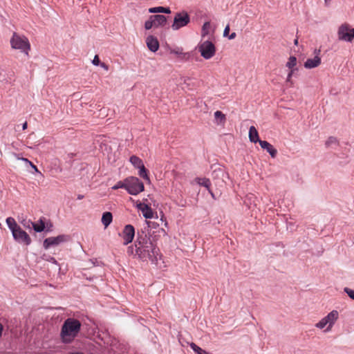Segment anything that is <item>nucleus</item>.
<instances>
[{
	"label": "nucleus",
	"mask_w": 354,
	"mask_h": 354,
	"mask_svg": "<svg viewBox=\"0 0 354 354\" xmlns=\"http://www.w3.org/2000/svg\"><path fill=\"white\" fill-rule=\"evenodd\" d=\"M127 253L143 262L156 263L160 258L156 243L146 234H138L133 245L127 248Z\"/></svg>",
	"instance_id": "obj_1"
},
{
	"label": "nucleus",
	"mask_w": 354,
	"mask_h": 354,
	"mask_svg": "<svg viewBox=\"0 0 354 354\" xmlns=\"http://www.w3.org/2000/svg\"><path fill=\"white\" fill-rule=\"evenodd\" d=\"M81 328V323L79 320L68 318L62 325L61 338L64 343H71L77 337Z\"/></svg>",
	"instance_id": "obj_2"
},
{
	"label": "nucleus",
	"mask_w": 354,
	"mask_h": 354,
	"mask_svg": "<svg viewBox=\"0 0 354 354\" xmlns=\"http://www.w3.org/2000/svg\"><path fill=\"white\" fill-rule=\"evenodd\" d=\"M339 312L337 310H333L317 322L315 324V327L317 329L324 330L325 333H329L332 330V328L339 319Z\"/></svg>",
	"instance_id": "obj_3"
},
{
	"label": "nucleus",
	"mask_w": 354,
	"mask_h": 354,
	"mask_svg": "<svg viewBox=\"0 0 354 354\" xmlns=\"http://www.w3.org/2000/svg\"><path fill=\"white\" fill-rule=\"evenodd\" d=\"M10 44L12 48L20 50L21 53L28 55L30 50V44L26 37L14 32L11 39Z\"/></svg>",
	"instance_id": "obj_4"
},
{
	"label": "nucleus",
	"mask_w": 354,
	"mask_h": 354,
	"mask_svg": "<svg viewBox=\"0 0 354 354\" xmlns=\"http://www.w3.org/2000/svg\"><path fill=\"white\" fill-rule=\"evenodd\" d=\"M190 23V17L186 11L176 12L174 17L171 28L176 31L187 26Z\"/></svg>",
	"instance_id": "obj_5"
},
{
	"label": "nucleus",
	"mask_w": 354,
	"mask_h": 354,
	"mask_svg": "<svg viewBox=\"0 0 354 354\" xmlns=\"http://www.w3.org/2000/svg\"><path fill=\"white\" fill-rule=\"evenodd\" d=\"M126 183V190L131 195H137L145 189L144 184L137 177H128Z\"/></svg>",
	"instance_id": "obj_6"
},
{
	"label": "nucleus",
	"mask_w": 354,
	"mask_h": 354,
	"mask_svg": "<svg viewBox=\"0 0 354 354\" xmlns=\"http://www.w3.org/2000/svg\"><path fill=\"white\" fill-rule=\"evenodd\" d=\"M337 37L339 41L352 42L354 39V28L344 23L340 25L337 30Z\"/></svg>",
	"instance_id": "obj_7"
},
{
	"label": "nucleus",
	"mask_w": 354,
	"mask_h": 354,
	"mask_svg": "<svg viewBox=\"0 0 354 354\" xmlns=\"http://www.w3.org/2000/svg\"><path fill=\"white\" fill-rule=\"evenodd\" d=\"M198 50L201 55L205 59H211L216 53L214 44L209 40L201 42L198 45Z\"/></svg>",
	"instance_id": "obj_8"
},
{
	"label": "nucleus",
	"mask_w": 354,
	"mask_h": 354,
	"mask_svg": "<svg viewBox=\"0 0 354 354\" xmlns=\"http://www.w3.org/2000/svg\"><path fill=\"white\" fill-rule=\"evenodd\" d=\"M70 237L68 235L60 234L57 236L46 238L43 243L44 248L47 250L52 246H57L61 243L68 241Z\"/></svg>",
	"instance_id": "obj_9"
},
{
	"label": "nucleus",
	"mask_w": 354,
	"mask_h": 354,
	"mask_svg": "<svg viewBox=\"0 0 354 354\" xmlns=\"http://www.w3.org/2000/svg\"><path fill=\"white\" fill-rule=\"evenodd\" d=\"M12 234L14 239L19 243H24L27 245L31 243L29 235L20 227L13 230Z\"/></svg>",
	"instance_id": "obj_10"
},
{
	"label": "nucleus",
	"mask_w": 354,
	"mask_h": 354,
	"mask_svg": "<svg viewBox=\"0 0 354 354\" xmlns=\"http://www.w3.org/2000/svg\"><path fill=\"white\" fill-rule=\"evenodd\" d=\"M320 50H315V57L313 58H308L304 62V66L307 69H312L319 66L321 64Z\"/></svg>",
	"instance_id": "obj_11"
},
{
	"label": "nucleus",
	"mask_w": 354,
	"mask_h": 354,
	"mask_svg": "<svg viewBox=\"0 0 354 354\" xmlns=\"http://www.w3.org/2000/svg\"><path fill=\"white\" fill-rule=\"evenodd\" d=\"M135 236V230L133 225H127L122 231V238L124 239V244L127 245L130 243Z\"/></svg>",
	"instance_id": "obj_12"
},
{
	"label": "nucleus",
	"mask_w": 354,
	"mask_h": 354,
	"mask_svg": "<svg viewBox=\"0 0 354 354\" xmlns=\"http://www.w3.org/2000/svg\"><path fill=\"white\" fill-rule=\"evenodd\" d=\"M136 206L140 211L142 212V215L145 218H153V212L148 204L138 201Z\"/></svg>",
	"instance_id": "obj_13"
},
{
	"label": "nucleus",
	"mask_w": 354,
	"mask_h": 354,
	"mask_svg": "<svg viewBox=\"0 0 354 354\" xmlns=\"http://www.w3.org/2000/svg\"><path fill=\"white\" fill-rule=\"evenodd\" d=\"M146 44L148 48L152 52H156L159 48V42L156 37L149 35L146 38Z\"/></svg>",
	"instance_id": "obj_14"
},
{
	"label": "nucleus",
	"mask_w": 354,
	"mask_h": 354,
	"mask_svg": "<svg viewBox=\"0 0 354 354\" xmlns=\"http://www.w3.org/2000/svg\"><path fill=\"white\" fill-rule=\"evenodd\" d=\"M259 145L263 149L267 151L272 158H274L277 155V150L268 142L266 140L259 141Z\"/></svg>",
	"instance_id": "obj_15"
},
{
	"label": "nucleus",
	"mask_w": 354,
	"mask_h": 354,
	"mask_svg": "<svg viewBox=\"0 0 354 354\" xmlns=\"http://www.w3.org/2000/svg\"><path fill=\"white\" fill-rule=\"evenodd\" d=\"M151 18L154 21L155 28L164 26L167 23V17L162 15H151Z\"/></svg>",
	"instance_id": "obj_16"
},
{
	"label": "nucleus",
	"mask_w": 354,
	"mask_h": 354,
	"mask_svg": "<svg viewBox=\"0 0 354 354\" xmlns=\"http://www.w3.org/2000/svg\"><path fill=\"white\" fill-rule=\"evenodd\" d=\"M214 123L217 125L223 126L226 121V117L224 113L221 111H216L214 112Z\"/></svg>",
	"instance_id": "obj_17"
},
{
	"label": "nucleus",
	"mask_w": 354,
	"mask_h": 354,
	"mask_svg": "<svg viewBox=\"0 0 354 354\" xmlns=\"http://www.w3.org/2000/svg\"><path fill=\"white\" fill-rule=\"evenodd\" d=\"M248 136H249V140L252 142H254V143L259 142V141H261V140H259L258 131L254 126H251L250 127Z\"/></svg>",
	"instance_id": "obj_18"
},
{
	"label": "nucleus",
	"mask_w": 354,
	"mask_h": 354,
	"mask_svg": "<svg viewBox=\"0 0 354 354\" xmlns=\"http://www.w3.org/2000/svg\"><path fill=\"white\" fill-rule=\"evenodd\" d=\"M102 223L104 225V227L106 228L113 221L112 214L109 212H106L102 214Z\"/></svg>",
	"instance_id": "obj_19"
},
{
	"label": "nucleus",
	"mask_w": 354,
	"mask_h": 354,
	"mask_svg": "<svg viewBox=\"0 0 354 354\" xmlns=\"http://www.w3.org/2000/svg\"><path fill=\"white\" fill-rule=\"evenodd\" d=\"M149 13H166V14H170L171 10L169 7H162V6H158V7H153L150 8L149 9Z\"/></svg>",
	"instance_id": "obj_20"
},
{
	"label": "nucleus",
	"mask_w": 354,
	"mask_h": 354,
	"mask_svg": "<svg viewBox=\"0 0 354 354\" xmlns=\"http://www.w3.org/2000/svg\"><path fill=\"white\" fill-rule=\"evenodd\" d=\"M213 30H212V26L210 22L207 21L205 22L203 25L202 30H201V36L203 38L207 37L209 35L211 32H212Z\"/></svg>",
	"instance_id": "obj_21"
},
{
	"label": "nucleus",
	"mask_w": 354,
	"mask_h": 354,
	"mask_svg": "<svg viewBox=\"0 0 354 354\" xmlns=\"http://www.w3.org/2000/svg\"><path fill=\"white\" fill-rule=\"evenodd\" d=\"M225 176H227V174L219 167L215 168L212 171V177L214 178H221L223 180V178Z\"/></svg>",
	"instance_id": "obj_22"
},
{
	"label": "nucleus",
	"mask_w": 354,
	"mask_h": 354,
	"mask_svg": "<svg viewBox=\"0 0 354 354\" xmlns=\"http://www.w3.org/2000/svg\"><path fill=\"white\" fill-rule=\"evenodd\" d=\"M6 222L12 232L19 227L12 217H8Z\"/></svg>",
	"instance_id": "obj_23"
},
{
	"label": "nucleus",
	"mask_w": 354,
	"mask_h": 354,
	"mask_svg": "<svg viewBox=\"0 0 354 354\" xmlns=\"http://www.w3.org/2000/svg\"><path fill=\"white\" fill-rule=\"evenodd\" d=\"M296 65L297 58L295 56L290 57L286 64V67H288L290 70H294V71H297V68H295Z\"/></svg>",
	"instance_id": "obj_24"
},
{
	"label": "nucleus",
	"mask_w": 354,
	"mask_h": 354,
	"mask_svg": "<svg viewBox=\"0 0 354 354\" xmlns=\"http://www.w3.org/2000/svg\"><path fill=\"white\" fill-rule=\"evenodd\" d=\"M130 162L136 167V168H138V167H140L141 166H142L144 164L142 161V160L136 156H131L130 158Z\"/></svg>",
	"instance_id": "obj_25"
},
{
	"label": "nucleus",
	"mask_w": 354,
	"mask_h": 354,
	"mask_svg": "<svg viewBox=\"0 0 354 354\" xmlns=\"http://www.w3.org/2000/svg\"><path fill=\"white\" fill-rule=\"evenodd\" d=\"M196 183L209 189L210 188L211 183L208 178H198L196 179Z\"/></svg>",
	"instance_id": "obj_26"
},
{
	"label": "nucleus",
	"mask_w": 354,
	"mask_h": 354,
	"mask_svg": "<svg viewBox=\"0 0 354 354\" xmlns=\"http://www.w3.org/2000/svg\"><path fill=\"white\" fill-rule=\"evenodd\" d=\"M138 169H139V172H138L139 176L140 177L143 178L147 181L150 182L149 177L147 175V170H146L144 165L142 166H141L140 167H138Z\"/></svg>",
	"instance_id": "obj_27"
},
{
	"label": "nucleus",
	"mask_w": 354,
	"mask_h": 354,
	"mask_svg": "<svg viewBox=\"0 0 354 354\" xmlns=\"http://www.w3.org/2000/svg\"><path fill=\"white\" fill-rule=\"evenodd\" d=\"M294 70H290L287 75L286 82L289 87H292L294 85V82L292 80V77L294 74Z\"/></svg>",
	"instance_id": "obj_28"
},
{
	"label": "nucleus",
	"mask_w": 354,
	"mask_h": 354,
	"mask_svg": "<svg viewBox=\"0 0 354 354\" xmlns=\"http://www.w3.org/2000/svg\"><path fill=\"white\" fill-rule=\"evenodd\" d=\"M153 27H155V23L153 19L151 18V15L149 16V19L145 22V30H150Z\"/></svg>",
	"instance_id": "obj_29"
},
{
	"label": "nucleus",
	"mask_w": 354,
	"mask_h": 354,
	"mask_svg": "<svg viewBox=\"0 0 354 354\" xmlns=\"http://www.w3.org/2000/svg\"><path fill=\"white\" fill-rule=\"evenodd\" d=\"M32 224L34 230L36 231L37 232H41L44 231V230L45 228V225L43 222H41L39 224H36V223H33Z\"/></svg>",
	"instance_id": "obj_30"
},
{
	"label": "nucleus",
	"mask_w": 354,
	"mask_h": 354,
	"mask_svg": "<svg viewBox=\"0 0 354 354\" xmlns=\"http://www.w3.org/2000/svg\"><path fill=\"white\" fill-rule=\"evenodd\" d=\"M127 183H126V178L123 181H118L117 184H115L114 186H113L111 188L112 189H118L119 188H123L126 189Z\"/></svg>",
	"instance_id": "obj_31"
},
{
	"label": "nucleus",
	"mask_w": 354,
	"mask_h": 354,
	"mask_svg": "<svg viewBox=\"0 0 354 354\" xmlns=\"http://www.w3.org/2000/svg\"><path fill=\"white\" fill-rule=\"evenodd\" d=\"M337 144V140L335 137H330L326 141V145L327 147H331L333 145H336Z\"/></svg>",
	"instance_id": "obj_32"
},
{
	"label": "nucleus",
	"mask_w": 354,
	"mask_h": 354,
	"mask_svg": "<svg viewBox=\"0 0 354 354\" xmlns=\"http://www.w3.org/2000/svg\"><path fill=\"white\" fill-rule=\"evenodd\" d=\"M344 290L351 299L354 300V290L349 288H344Z\"/></svg>",
	"instance_id": "obj_33"
},
{
	"label": "nucleus",
	"mask_w": 354,
	"mask_h": 354,
	"mask_svg": "<svg viewBox=\"0 0 354 354\" xmlns=\"http://www.w3.org/2000/svg\"><path fill=\"white\" fill-rule=\"evenodd\" d=\"M170 53L175 54V55H181L184 54L183 53V49L181 48H178V47L170 50Z\"/></svg>",
	"instance_id": "obj_34"
},
{
	"label": "nucleus",
	"mask_w": 354,
	"mask_h": 354,
	"mask_svg": "<svg viewBox=\"0 0 354 354\" xmlns=\"http://www.w3.org/2000/svg\"><path fill=\"white\" fill-rule=\"evenodd\" d=\"M189 346L190 347L192 348V350L195 352V353H198V351H201V348H200L199 346H198L196 344L192 342L189 344Z\"/></svg>",
	"instance_id": "obj_35"
},
{
	"label": "nucleus",
	"mask_w": 354,
	"mask_h": 354,
	"mask_svg": "<svg viewBox=\"0 0 354 354\" xmlns=\"http://www.w3.org/2000/svg\"><path fill=\"white\" fill-rule=\"evenodd\" d=\"M102 62H100L98 55H95L93 59L92 60V64L95 66H100Z\"/></svg>",
	"instance_id": "obj_36"
},
{
	"label": "nucleus",
	"mask_w": 354,
	"mask_h": 354,
	"mask_svg": "<svg viewBox=\"0 0 354 354\" xmlns=\"http://www.w3.org/2000/svg\"><path fill=\"white\" fill-rule=\"evenodd\" d=\"M229 32H230V26L227 25L226 26V27L224 29V31H223V36L224 37H228V34H229Z\"/></svg>",
	"instance_id": "obj_37"
},
{
	"label": "nucleus",
	"mask_w": 354,
	"mask_h": 354,
	"mask_svg": "<svg viewBox=\"0 0 354 354\" xmlns=\"http://www.w3.org/2000/svg\"><path fill=\"white\" fill-rule=\"evenodd\" d=\"M28 165L31 167L32 168V169H34V171L35 172H39V170H38L37 167L34 164H32V162H30Z\"/></svg>",
	"instance_id": "obj_38"
},
{
	"label": "nucleus",
	"mask_w": 354,
	"mask_h": 354,
	"mask_svg": "<svg viewBox=\"0 0 354 354\" xmlns=\"http://www.w3.org/2000/svg\"><path fill=\"white\" fill-rule=\"evenodd\" d=\"M28 165L31 167L32 168V169H34V171L35 172H39V170H38L37 167L34 164H32V162H30Z\"/></svg>",
	"instance_id": "obj_39"
},
{
	"label": "nucleus",
	"mask_w": 354,
	"mask_h": 354,
	"mask_svg": "<svg viewBox=\"0 0 354 354\" xmlns=\"http://www.w3.org/2000/svg\"><path fill=\"white\" fill-rule=\"evenodd\" d=\"M28 165L31 167L32 168V169H34V171L35 172H39V170H38L37 167L34 164H32V162H30Z\"/></svg>",
	"instance_id": "obj_40"
},
{
	"label": "nucleus",
	"mask_w": 354,
	"mask_h": 354,
	"mask_svg": "<svg viewBox=\"0 0 354 354\" xmlns=\"http://www.w3.org/2000/svg\"><path fill=\"white\" fill-rule=\"evenodd\" d=\"M17 159L18 160H22L23 162H24L26 163V165H28L29 162H30L28 159L26 158H19V157H17Z\"/></svg>",
	"instance_id": "obj_41"
},
{
	"label": "nucleus",
	"mask_w": 354,
	"mask_h": 354,
	"mask_svg": "<svg viewBox=\"0 0 354 354\" xmlns=\"http://www.w3.org/2000/svg\"><path fill=\"white\" fill-rule=\"evenodd\" d=\"M102 68H104L105 71L109 70V66L104 62H102L100 65Z\"/></svg>",
	"instance_id": "obj_42"
},
{
	"label": "nucleus",
	"mask_w": 354,
	"mask_h": 354,
	"mask_svg": "<svg viewBox=\"0 0 354 354\" xmlns=\"http://www.w3.org/2000/svg\"><path fill=\"white\" fill-rule=\"evenodd\" d=\"M236 36V32H232L228 36L229 39H234Z\"/></svg>",
	"instance_id": "obj_43"
},
{
	"label": "nucleus",
	"mask_w": 354,
	"mask_h": 354,
	"mask_svg": "<svg viewBox=\"0 0 354 354\" xmlns=\"http://www.w3.org/2000/svg\"><path fill=\"white\" fill-rule=\"evenodd\" d=\"M3 330V326L1 324H0V337L2 335Z\"/></svg>",
	"instance_id": "obj_44"
},
{
	"label": "nucleus",
	"mask_w": 354,
	"mask_h": 354,
	"mask_svg": "<svg viewBox=\"0 0 354 354\" xmlns=\"http://www.w3.org/2000/svg\"><path fill=\"white\" fill-rule=\"evenodd\" d=\"M50 261L52 263H55V264H57V261H56V260H55V258H53V257H50Z\"/></svg>",
	"instance_id": "obj_45"
},
{
	"label": "nucleus",
	"mask_w": 354,
	"mask_h": 354,
	"mask_svg": "<svg viewBox=\"0 0 354 354\" xmlns=\"http://www.w3.org/2000/svg\"><path fill=\"white\" fill-rule=\"evenodd\" d=\"M197 354H208L205 351L201 349V351H198Z\"/></svg>",
	"instance_id": "obj_46"
},
{
	"label": "nucleus",
	"mask_w": 354,
	"mask_h": 354,
	"mask_svg": "<svg viewBox=\"0 0 354 354\" xmlns=\"http://www.w3.org/2000/svg\"><path fill=\"white\" fill-rule=\"evenodd\" d=\"M209 193L211 194L212 197V198H214V193L212 192V191L211 190V189L209 188V189H207Z\"/></svg>",
	"instance_id": "obj_47"
},
{
	"label": "nucleus",
	"mask_w": 354,
	"mask_h": 354,
	"mask_svg": "<svg viewBox=\"0 0 354 354\" xmlns=\"http://www.w3.org/2000/svg\"><path fill=\"white\" fill-rule=\"evenodd\" d=\"M27 126H28V125H27V122L24 123V124H23V126H22V129H23V130L26 129Z\"/></svg>",
	"instance_id": "obj_48"
},
{
	"label": "nucleus",
	"mask_w": 354,
	"mask_h": 354,
	"mask_svg": "<svg viewBox=\"0 0 354 354\" xmlns=\"http://www.w3.org/2000/svg\"><path fill=\"white\" fill-rule=\"evenodd\" d=\"M69 354H84V353H83L82 352H71Z\"/></svg>",
	"instance_id": "obj_49"
},
{
	"label": "nucleus",
	"mask_w": 354,
	"mask_h": 354,
	"mask_svg": "<svg viewBox=\"0 0 354 354\" xmlns=\"http://www.w3.org/2000/svg\"><path fill=\"white\" fill-rule=\"evenodd\" d=\"M82 198H83V196H82V195H79V196H77V199H78V200H81V199H82Z\"/></svg>",
	"instance_id": "obj_50"
},
{
	"label": "nucleus",
	"mask_w": 354,
	"mask_h": 354,
	"mask_svg": "<svg viewBox=\"0 0 354 354\" xmlns=\"http://www.w3.org/2000/svg\"><path fill=\"white\" fill-rule=\"evenodd\" d=\"M160 231H161V232H162L164 235H165V234H166V232L165 231V230L161 229V230H160Z\"/></svg>",
	"instance_id": "obj_51"
},
{
	"label": "nucleus",
	"mask_w": 354,
	"mask_h": 354,
	"mask_svg": "<svg viewBox=\"0 0 354 354\" xmlns=\"http://www.w3.org/2000/svg\"><path fill=\"white\" fill-rule=\"evenodd\" d=\"M297 42H298L297 39H295V44H297Z\"/></svg>",
	"instance_id": "obj_52"
},
{
	"label": "nucleus",
	"mask_w": 354,
	"mask_h": 354,
	"mask_svg": "<svg viewBox=\"0 0 354 354\" xmlns=\"http://www.w3.org/2000/svg\"><path fill=\"white\" fill-rule=\"evenodd\" d=\"M160 219H161V221H164V216H161V218H160Z\"/></svg>",
	"instance_id": "obj_53"
},
{
	"label": "nucleus",
	"mask_w": 354,
	"mask_h": 354,
	"mask_svg": "<svg viewBox=\"0 0 354 354\" xmlns=\"http://www.w3.org/2000/svg\"><path fill=\"white\" fill-rule=\"evenodd\" d=\"M329 1H330V0H325L326 3H328V2Z\"/></svg>",
	"instance_id": "obj_54"
}]
</instances>
